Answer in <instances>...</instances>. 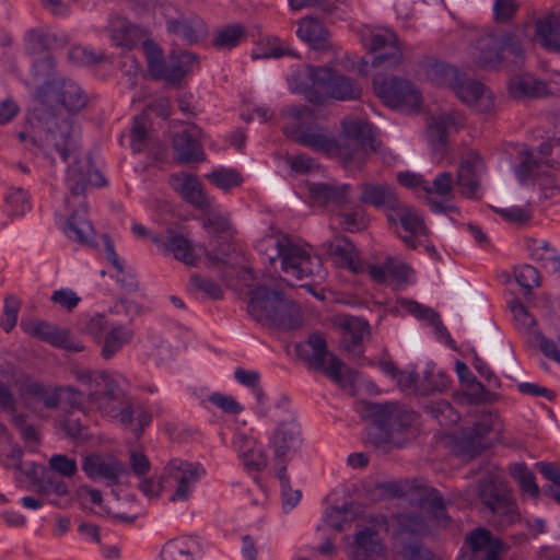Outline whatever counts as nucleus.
Instances as JSON below:
<instances>
[{
  "instance_id": "nucleus-1",
  "label": "nucleus",
  "mask_w": 560,
  "mask_h": 560,
  "mask_svg": "<svg viewBox=\"0 0 560 560\" xmlns=\"http://www.w3.org/2000/svg\"><path fill=\"white\" fill-rule=\"evenodd\" d=\"M290 86L315 105L324 104L326 97L347 102L362 96V89L354 79L329 67L304 66L292 75Z\"/></svg>"
},
{
  "instance_id": "nucleus-2",
  "label": "nucleus",
  "mask_w": 560,
  "mask_h": 560,
  "mask_svg": "<svg viewBox=\"0 0 560 560\" xmlns=\"http://www.w3.org/2000/svg\"><path fill=\"white\" fill-rule=\"evenodd\" d=\"M261 253L270 262L281 258L282 270L296 280H306L320 275L322 260L304 247L294 244L284 235H269L258 243Z\"/></svg>"
},
{
  "instance_id": "nucleus-3",
  "label": "nucleus",
  "mask_w": 560,
  "mask_h": 560,
  "mask_svg": "<svg viewBox=\"0 0 560 560\" xmlns=\"http://www.w3.org/2000/svg\"><path fill=\"white\" fill-rule=\"evenodd\" d=\"M364 410L373 421L366 441L385 452L389 450L388 444L400 445L395 441L394 433L408 429L416 420L415 412L397 402H366Z\"/></svg>"
},
{
  "instance_id": "nucleus-4",
  "label": "nucleus",
  "mask_w": 560,
  "mask_h": 560,
  "mask_svg": "<svg viewBox=\"0 0 560 560\" xmlns=\"http://www.w3.org/2000/svg\"><path fill=\"white\" fill-rule=\"evenodd\" d=\"M372 126L362 120H343L342 135L336 140V153L345 167L362 168L376 151Z\"/></svg>"
},
{
  "instance_id": "nucleus-5",
  "label": "nucleus",
  "mask_w": 560,
  "mask_h": 560,
  "mask_svg": "<svg viewBox=\"0 0 560 560\" xmlns=\"http://www.w3.org/2000/svg\"><path fill=\"white\" fill-rule=\"evenodd\" d=\"M36 101L38 105L33 112L36 119L56 116L59 108L78 113L86 105L82 89L70 80L45 82L36 92Z\"/></svg>"
},
{
  "instance_id": "nucleus-6",
  "label": "nucleus",
  "mask_w": 560,
  "mask_h": 560,
  "mask_svg": "<svg viewBox=\"0 0 560 560\" xmlns=\"http://www.w3.org/2000/svg\"><path fill=\"white\" fill-rule=\"evenodd\" d=\"M477 493L482 506L498 520L500 526H509L520 521L518 506L501 476L485 474L478 480Z\"/></svg>"
},
{
  "instance_id": "nucleus-7",
  "label": "nucleus",
  "mask_w": 560,
  "mask_h": 560,
  "mask_svg": "<svg viewBox=\"0 0 560 560\" xmlns=\"http://www.w3.org/2000/svg\"><path fill=\"white\" fill-rule=\"evenodd\" d=\"M504 51L516 59L525 57V50L516 34L512 32L487 33L476 39L471 58L480 68L493 70L503 62Z\"/></svg>"
},
{
  "instance_id": "nucleus-8",
  "label": "nucleus",
  "mask_w": 560,
  "mask_h": 560,
  "mask_svg": "<svg viewBox=\"0 0 560 560\" xmlns=\"http://www.w3.org/2000/svg\"><path fill=\"white\" fill-rule=\"evenodd\" d=\"M432 72L439 83L450 85L465 104L477 112L489 113L493 108V96L481 82L464 79L456 68L443 62H436Z\"/></svg>"
},
{
  "instance_id": "nucleus-9",
  "label": "nucleus",
  "mask_w": 560,
  "mask_h": 560,
  "mask_svg": "<svg viewBox=\"0 0 560 560\" xmlns=\"http://www.w3.org/2000/svg\"><path fill=\"white\" fill-rule=\"evenodd\" d=\"M282 115L295 121L292 126L283 127L284 133L294 141L317 151L336 152V140L324 135L318 127L307 125L314 120V112L308 106H287Z\"/></svg>"
},
{
  "instance_id": "nucleus-10",
  "label": "nucleus",
  "mask_w": 560,
  "mask_h": 560,
  "mask_svg": "<svg viewBox=\"0 0 560 560\" xmlns=\"http://www.w3.org/2000/svg\"><path fill=\"white\" fill-rule=\"evenodd\" d=\"M55 117L46 115L45 119H38L46 124V128L31 138V144L39 148L45 156L50 159L51 164L55 162V154L66 162L74 150L72 122L67 118L56 120Z\"/></svg>"
},
{
  "instance_id": "nucleus-11",
  "label": "nucleus",
  "mask_w": 560,
  "mask_h": 560,
  "mask_svg": "<svg viewBox=\"0 0 560 560\" xmlns=\"http://www.w3.org/2000/svg\"><path fill=\"white\" fill-rule=\"evenodd\" d=\"M373 88L377 97L390 108L411 113L422 104L420 92L407 79L377 74L373 79Z\"/></svg>"
},
{
  "instance_id": "nucleus-12",
  "label": "nucleus",
  "mask_w": 560,
  "mask_h": 560,
  "mask_svg": "<svg viewBox=\"0 0 560 560\" xmlns=\"http://www.w3.org/2000/svg\"><path fill=\"white\" fill-rule=\"evenodd\" d=\"M508 549L503 540L494 537L489 529L477 527L466 536L457 560H501Z\"/></svg>"
},
{
  "instance_id": "nucleus-13",
  "label": "nucleus",
  "mask_w": 560,
  "mask_h": 560,
  "mask_svg": "<svg viewBox=\"0 0 560 560\" xmlns=\"http://www.w3.org/2000/svg\"><path fill=\"white\" fill-rule=\"evenodd\" d=\"M370 51L375 54L371 61L374 68L396 69L404 61V44L389 30L371 36Z\"/></svg>"
},
{
  "instance_id": "nucleus-14",
  "label": "nucleus",
  "mask_w": 560,
  "mask_h": 560,
  "mask_svg": "<svg viewBox=\"0 0 560 560\" xmlns=\"http://www.w3.org/2000/svg\"><path fill=\"white\" fill-rule=\"evenodd\" d=\"M526 36L541 48L560 52V11H550L525 24Z\"/></svg>"
},
{
  "instance_id": "nucleus-15",
  "label": "nucleus",
  "mask_w": 560,
  "mask_h": 560,
  "mask_svg": "<svg viewBox=\"0 0 560 560\" xmlns=\"http://www.w3.org/2000/svg\"><path fill=\"white\" fill-rule=\"evenodd\" d=\"M305 346L312 350V353L307 354L310 368L325 373L335 382H341L345 364L327 350L324 337L317 332L311 334Z\"/></svg>"
},
{
  "instance_id": "nucleus-16",
  "label": "nucleus",
  "mask_w": 560,
  "mask_h": 560,
  "mask_svg": "<svg viewBox=\"0 0 560 560\" xmlns=\"http://www.w3.org/2000/svg\"><path fill=\"white\" fill-rule=\"evenodd\" d=\"M389 224L402 226L408 235L402 237L404 243L410 248H417L416 238L427 234V228L423 219L418 214L417 210L401 200H399L392 210L386 213Z\"/></svg>"
},
{
  "instance_id": "nucleus-17",
  "label": "nucleus",
  "mask_w": 560,
  "mask_h": 560,
  "mask_svg": "<svg viewBox=\"0 0 560 560\" xmlns=\"http://www.w3.org/2000/svg\"><path fill=\"white\" fill-rule=\"evenodd\" d=\"M67 184L72 195L80 196L85 192L89 185L104 186L106 184L102 173L94 168L91 156L75 158L67 170Z\"/></svg>"
},
{
  "instance_id": "nucleus-18",
  "label": "nucleus",
  "mask_w": 560,
  "mask_h": 560,
  "mask_svg": "<svg viewBox=\"0 0 560 560\" xmlns=\"http://www.w3.org/2000/svg\"><path fill=\"white\" fill-rule=\"evenodd\" d=\"M483 170V160L477 151L469 150L463 154L456 175V185L462 189V195L477 198Z\"/></svg>"
},
{
  "instance_id": "nucleus-19",
  "label": "nucleus",
  "mask_w": 560,
  "mask_h": 560,
  "mask_svg": "<svg viewBox=\"0 0 560 560\" xmlns=\"http://www.w3.org/2000/svg\"><path fill=\"white\" fill-rule=\"evenodd\" d=\"M308 192L318 207L342 209L351 201L349 184L312 183L308 184Z\"/></svg>"
},
{
  "instance_id": "nucleus-20",
  "label": "nucleus",
  "mask_w": 560,
  "mask_h": 560,
  "mask_svg": "<svg viewBox=\"0 0 560 560\" xmlns=\"http://www.w3.org/2000/svg\"><path fill=\"white\" fill-rule=\"evenodd\" d=\"M82 470L92 480L102 478L109 485H117L119 477L125 472V466L114 457L92 453L83 458Z\"/></svg>"
},
{
  "instance_id": "nucleus-21",
  "label": "nucleus",
  "mask_w": 560,
  "mask_h": 560,
  "mask_svg": "<svg viewBox=\"0 0 560 560\" xmlns=\"http://www.w3.org/2000/svg\"><path fill=\"white\" fill-rule=\"evenodd\" d=\"M340 327L343 330L340 339L341 349L353 358H362L363 341L371 334L369 322L360 317L346 316L340 322Z\"/></svg>"
},
{
  "instance_id": "nucleus-22",
  "label": "nucleus",
  "mask_w": 560,
  "mask_h": 560,
  "mask_svg": "<svg viewBox=\"0 0 560 560\" xmlns=\"http://www.w3.org/2000/svg\"><path fill=\"white\" fill-rule=\"evenodd\" d=\"M199 465L179 458H173L165 467L168 478L177 482V488L171 501H186L190 497L191 486L199 479Z\"/></svg>"
},
{
  "instance_id": "nucleus-23",
  "label": "nucleus",
  "mask_w": 560,
  "mask_h": 560,
  "mask_svg": "<svg viewBox=\"0 0 560 560\" xmlns=\"http://www.w3.org/2000/svg\"><path fill=\"white\" fill-rule=\"evenodd\" d=\"M21 327L31 336L67 351L79 352L84 348L82 345L74 343L70 340L67 330L59 329L44 320L22 322Z\"/></svg>"
},
{
  "instance_id": "nucleus-24",
  "label": "nucleus",
  "mask_w": 560,
  "mask_h": 560,
  "mask_svg": "<svg viewBox=\"0 0 560 560\" xmlns=\"http://www.w3.org/2000/svg\"><path fill=\"white\" fill-rule=\"evenodd\" d=\"M272 312V317L267 315L262 317L271 319L269 328L294 330L303 325L301 307L282 291H278L276 307Z\"/></svg>"
},
{
  "instance_id": "nucleus-25",
  "label": "nucleus",
  "mask_w": 560,
  "mask_h": 560,
  "mask_svg": "<svg viewBox=\"0 0 560 560\" xmlns=\"http://www.w3.org/2000/svg\"><path fill=\"white\" fill-rule=\"evenodd\" d=\"M171 184L180 196L196 209L209 212L212 209V200L203 191L201 182L192 174H175Z\"/></svg>"
},
{
  "instance_id": "nucleus-26",
  "label": "nucleus",
  "mask_w": 560,
  "mask_h": 560,
  "mask_svg": "<svg viewBox=\"0 0 560 560\" xmlns=\"http://www.w3.org/2000/svg\"><path fill=\"white\" fill-rule=\"evenodd\" d=\"M358 190L361 203L384 209L386 213L400 200L395 187L387 183L364 182Z\"/></svg>"
},
{
  "instance_id": "nucleus-27",
  "label": "nucleus",
  "mask_w": 560,
  "mask_h": 560,
  "mask_svg": "<svg viewBox=\"0 0 560 560\" xmlns=\"http://www.w3.org/2000/svg\"><path fill=\"white\" fill-rule=\"evenodd\" d=\"M463 124V118L458 113H444L431 118L428 122V140L433 151L444 155L447 148V136L456 131Z\"/></svg>"
},
{
  "instance_id": "nucleus-28",
  "label": "nucleus",
  "mask_w": 560,
  "mask_h": 560,
  "mask_svg": "<svg viewBox=\"0 0 560 560\" xmlns=\"http://www.w3.org/2000/svg\"><path fill=\"white\" fill-rule=\"evenodd\" d=\"M349 557L351 560H385L378 533L372 527L355 533Z\"/></svg>"
},
{
  "instance_id": "nucleus-29",
  "label": "nucleus",
  "mask_w": 560,
  "mask_h": 560,
  "mask_svg": "<svg viewBox=\"0 0 560 560\" xmlns=\"http://www.w3.org/2000/svg\"><path fill=\"white\" fill-rule=\"evenodd\" d=\"M278 291L279 290L270 289L266 285H258L249 291L247 312L255 322L266 327L270 326L271 319H265L262 317L264 315L272 317Z\"/></svg>"
},
{
  "instance_id": "nucleus-30",
  "label": "nucleus",
  "mask_w": 560,
  "mask_h": 560,
  "mask_svg": "<svg viewBox=\"0 0 560 560\" xmlns=\"http://www.w3.org/2000/svg\"><path fill=\"white\" fill-rule=\"evenodd\" d=\"M89 400L105 415H114L125 404L127 396L118 384L110 377L102 387L89 393Z\"/></svg>"
},
{
  "instance_id": "nucleus-31",
  "label": "nucleus",
  "mask_w": 560,
  "mask_h": 560,
  "mask_svg": "<svg viewBox=\"0 0 560 560\" xmlns=\"http://www.w3.org/2000/svg\"><path fill=\"white\" fill-rule=\"evenodd\" d=\"M109 31L113 43L126 49H132L147 36L143 27L121 16L110 20Z\"/></svg>"
},
{
  "instance_id": "nucleus-32",
  "label": "nucleus",
  "mask_w": 560,
  "mask_h": 560,
  "mask_svg": "<svg viewBox=\"0 0 560 560\" xmlns=\"http://www.w3.org/2000/svg\"><path fill=\"white\" fill-rule=\"evenodd\" d=\"M296 35L313 49L324 51L330 48L329 31L314 16L298 21Z\"/></svg>"
},
{
  "instance_id": "nucleus-33",
  "label": "nucleus",
  "mask_w": 560,
  "mask_h": 560,
  "mask_svg": "<svg viewBox=\"0 0 560 560\" xmlns=\"http://www.w3.org/2000/svg\"><path fill=\"white\" fill-rule=\"evenodd\" d=\"M172 143L176 160L182 163L202 162L206 159L200 142L189 130L175 133Z\"/></svg>"
},
{
  "instance_id": "nucleus-34",
  "label": "nucleus",
  "mask_w": 560,
  "mask_h": 560,
  "mask_svg": "<svg viewBox=\"0 0 560 560\" xmlns=\"http://www.w3.org/2000/svg\"><path fill=\"white\" fill-rule=\"evenodd\" d=\"M167 31L182 36L188 45L196 44L208 35L207 25L200 18L187 19L183 14L167 23Z\"/></svg>"
},
{
  "instance_id": "nucleus-35",
  "label": "nucleus",
  "mask_w": 560,
  "mask_h": 560,
  "mask_svg": "<svg viewBox=\"0 0 560 560\" xmlns=\"http://www.w3.org/2000/svg\"><path fill=\"white\" fill-rule=\"evenodd\" d=\"M323 248L329 257L338 259L340 264L358 272L359 267L355 247L348 237L335 236L332 240L325 242Z\"/></svg>"
},
{
  "instance_id": "nucleus-36",
  "label": "nucleus",
  "mask_w": 560,
  "mask_h": 560,
  "mask_svg": "<svg viewBox=\"0 0 560 560\" xmlns=\"http://www.w3.org/2000/svg\"><path fill=\"white\" fill-rule=\"evenodd\" d=\"M295 433L292 429L280 425L273 433L271 446L273 448V460L278 469L287 467L288 455L294 448Z\"/></svg>"
},
{
  "instance_id": "nucleus-37",
  "label": "nucleus",
  "mask_w": 560,
  "mask_h": 560,
  "mask_svg": "<svg viewBox=\"0 0 560 560\" xmlns=\"http://www.w3.org/2000/svg\"><path fill=\"white\" fill-rule=\"evenodd\" d=\"M85 208L74 211L67 221L66 233L80 244L91 245L95 232L91 222L85 219Z\"/></svg>"
},
{
  "instance_id": "nucleus-38",
  "label": "nucleus",
  "mask_w": 560,
  "mask_h": 560,
  "mask_svg": "<svg viewBox=\"0 0 560 560\" xmlns=\"http://www.w3.org/2000/svg\"><path fill=\"white\" fill-rule=\"evenodd\" d=\"M20 394L22 397L32 396L44 402L48 409L58 408L61 397L59 395V387H47L40 383L25 381L20 386Z\"/></svg>"
},
{
  "instance_id": "nucleus-39",
  "label": "nucleus",
  "mask_w": 560,
  "mask_h": 560,
  "mask_svg": "<svg viewBox=\"0 0 560 560\" xmlns=\"http://www.w3.org/2000/svg\"><path fill=\"white\" fill-rule=\"evenodd\" d=\"M163 253L173 254L174 258L186 265L195 266L198 261V256L195 255L190 242L183 235L174 234L171 231L166 243L163 244Z\"/></svg>"
},
{
  "instance_id": "nucleus-40",
  "label": "nucleus",
  "mask_w": 560,
  "mask_h": 560,
  "mask_svg": "<svg viewBox=\"0 0 560 560\" xmlns=\"http://www.w3.org/2000/svg\"><path fill=\"white\" fill-rule=\"evenodd\" d=\"M509 88L511 95L515 98L539 97L546 93L545 84L529 74L513 77Z\"/></svg>"
},
{
  "instance_id": "nucleus-41",
  "label": "nucleus",
  "mask_w": 560,
  "mask_h": 560,
  "mask_svg": "<svg viewBox=\"0 0 560 560\" xmlns=\"http://www.w3.org/2000/svg\"><path fill=\"white\" fill-rule=\"evenodd\" d=\"M420 487L416 485L413 480H400V481H384L377 482L374 488V499L384 500V499H394V498H405L412 490H419Z\"/></svg>"
},
{
  "instance_id": "nucleus-42",
  "label": "nucleus",
  "mask_w": 560,
  "mask_h": 560,
  "mask_svg": "<svg viewBox=\"0 0 560 560\" xmlns=\"http://www.w3.org/2000/svg\"><path fill=\"white\" fill-rule=\"evenodd\" d=\"M196 549L197 544L192 539H172L165 544L161 555L164 560H194Z\"/></svg>"
},
{
  "instance_id": "nucleus-43",
  "label": "nucleus",
  "mask_w": 560,
  "mask_h": 560,
  "mask_svg": "<svg viewBox=\"0 0 560 560\" xmlns=\"http://www.w3.org/2000/svg\"><path fill=\"white\" fill-rule=\"evenodd\" d=\"M133 334L124 326L113 327L106 334L101 354L104 359H110L124 345L128 343Z\"/></svg>"
},
{
  "instance_id": "nucleus-44",
  "label": "nucleus",
  "mask_w": 560,
  "mask_h": 560,
  "mask_svg": "<svg viewBox=\"0 0 560 560\" xmlns=\"http://www.w3.org/2000/svg\"><path fill=\"white\" fill-rule=\"evenodd\" d=\"M511 477L517 482L523 493L537 499L540 490L535 481V476L524 463H515L510 467Z\"/></svg>"
},
{
  "instance_id": "nucleus-45",
  "label": "nucleus",
  "mask_w": 560,
  "mask_h": 560,
  "mask_svg": "<svg viewBox=\"0 0 560 560\" xmlns=\"http://www.w3.org/2000/svg\"><path fill=\"white\" fill-rule=\"evenodd\" d=\"M338 217L340 218L339 224L350 233L363 231L369 224L366 212L361 206H354L349 211H342Z\"/></svg>"
},
{
  "instance_id": "nucleus-46",
  "label": "nucleus",
  "mask_w": 560,
  "mask_h": 560,
  "mask_svg": "<svg viewBox=\"0 0 560 560\" xmlns=\"http://www.w3.org/2000/svg\"><path fill=\"white\" fill-rule=\"evenodd\" d=\"M245 35L246 32L243 25H226L218 31V34L213 39V45L218 49L233 48L245 38Z\"/></svg>"
},
{
  "instance_id": "nucleus-47",
  "label": "nucleus",
  "mask_w": 560,
  "mask_h": 560,
  "mask_svg": "<svg viewBox=\"0 0 560 560\" xmlns=\"http://www.w3.org/2000/svg\"><path fill=\"white\" fill-rule=\"evenodd\" d=\"M238 441L245 442L248 447L242 450L243 464L254 470H261L267 466V456L261 450L255 447L256 442L246 434H238Z\"/></svg>"
},
{
  "instance_id": "nucleus-48",
  "label": "nucleus",
  "mask_w": 560,
  "mask_h": 560,
  "mask_svg": "<svg viewBox=\"0 0 560 560\" xmlns=\"http://www.w3.org/2000/svg\"><path fill=\"white\" fill-rule=\"evenodd\" d=\"M206 178L222 190H230L243 183L242 174L235 168H218L206 175Z\"/></svg>"
},
{
  "instance_id": "nucleus-49",
  "label": "nucleus",
  "mask_w": 560,
  "mask_h": 560,
  "mask_svg": "<svg viewBox=\"0 0 560 560\" xmlns=\"http://www.w3.org/2000/svg\"><path fill=\"white\" fill-rule=\"evenodd\" d=\"M151 75L156 80H165L170 84L179 83L186 77V70H183L177 62L171 59L170 63L154 62L151 66Z\"/></svg>"
},
{
  "instance_id": "nucleus-50",
  "label": "nucleus",
  "mask_w": 560,
  "mask_h": 560,
  "mask_svg": "<svg viewBox=\"0 0 560 560\" xmlns=\"http://www.w3.org/2000/svg\"><path fill=\"white\" fill-rule=\"evenodd\" d=\"M458 445L463 453L477 456L491 446L488 440L480 439L474 430L468 428L460 432Z\"/></svg>"
},
{
  "instance_id": "nucleus-51",
  "label": "nucleus",
  "mask_w": 560,
  "mask_h": 560,
  "mask_svg": "<svg viewBox=\"0 0 560 560\" xmlns=\"http://www.w3.org/2000/svg\"><path fill=\"white\" fill-rule=\"evenodd\" d=\"M34 485L42 494H57L59 497L68 493L67 483L51 471H45L42 478L36 479Z\"/></svg>"
},
{
  "instance_id": "nucleus-52",
  "label": "nucleus",
  "mask_w": 560,
  "mask_h": 560,
  "mask_svg": "<svg viewBox=\"0 0 560 560\" xmlns=\"http://www.w3.org/2000/svg\"><path fill=\"white\" fill-rule=\"evenodd\" d=\"M230 237L231 235L211 237V250L202 246L207 258L211 261L212 265L224 262L223 257H228L232 252H234L233 244L229 240Z\"/></svg>"
},
{
  "instance_id": "nucleus-53",
  "label": "nucleus",
  "mask_w": 560,
  "mask_h": 560,
  "mask_svg": "<svg viewBox=\"0 0 560 560\" xmlns=\"http://www.w3.org/2000/svg\"><path fill=\"white\" fill-rule=\"evenodd\" d=\"M71 62L79 66H93L107 60L102 51H95L83 46H74L68 52Z\"/></svg>"
},
{
  "instance_id": "nucleus-54",
  "label": "nucleus",
  "mask_w": 560,
  "mask_h": 560,
  "mask_svg": "<svg viewBox=\"0 0 560 560\" xmlns=\"http://www.w3.org/2000/svg\"><path fill=\"white\" fill-rule=\"evenodd\" d=\"M55 37L43 30H31L25 38V48L30 55H39L49 49Z\"/></svg>"
},
{
  "instance_id": "nucleus-55",
  "label": "nucleus",
  "mask_w": 560,
  "mask_h": 560,
  "mask_svg": "<svg viewBox=\"0 0 560 560\" xmlns=\"http://www.w3.org/2000/svg\"><path fill=\"white\" fill-rule=\"evenodd\" d=\"M205 213L207 218L203 220L202 226L212 234V237L231 235L232 225L228 217L211 210Z\"/></svg>"
},
{
  "instance_id": "nucleus-56",
  "label": "nucleus",
  "mask_w": 560,
  "mask_h": 560,
  "mask_svg": "<svg viewBox=\"0 0 560 560\" xmlns=\"http://www.w3.org/2000/svg\"><path fill=\"white\" fill-rule=\"evenodd\" d=\"M131 149L133 152H142L149 143L150 133L144 116H137L131 128Z\"/></svg>"
},
{
  "instance_id": "nucleus-57",
  "label": "nucleus",
  "mask_w": 560,
  "mask_h": 560,
  "mask_svg": "<svg viewBox=\"0 0 560 560\" xmlns=\"http://www.w3.org/2000/svg\"><path fill=\"white\" fill-rule=\"evenodd\" d=\"M400 305L411 315H413L418 318L428 320L429 324L434 327L443 328V324L441 322L440 315L436 312H434L433 310L425 307L418 302L409 301V300L401 301Z\"/></svg>"
},
{
  "instance_id": "nucleus-58",
  "label": "nucleus",
  "mask_w": 560,
  "mask_h": 560,
  "mask_svg": "<svg viewBox=\"0 0 560 560\" xmlns=\"http://www.w3.org/2000/svg\"><path fill=\"white\" fill-rule=\"evenodd\" d=\"M73 374L77 381L88 385L91 392L102 387L109 376L105 371H91L88 369H74Z\"/></svg>"
},
{
  "instance_id": "nucleus-59",
  "label": "nucleus",
  "mask_w": 560,
  "mask_h": 560,
  "mask_svg": "<svg viewBox=\"0 0 560 560\" xmlns=\"http://www.w3.org/2000/svg\"><path fill=\"white\" fill-rule=\"evenodd\" d=\"M516 282L524 289L532 290L540 284L538 270L530 265H523L514 270Z\"/></svg>"
},
{
  "instance_id": "nucleus-60",
  "label": "nucleus",
  "mask_w": 560,
  "mask_h": 560,
  "mask_svg": "<svg viewBox=\"0 0 560 560\" xmlns=\"http://www.w3.org/2000/svg\"><path fill=\"white\" fill-rule=\"evenodd\" d=\"M522 161L516 166L515 173L521 183H524L539 166L540 163L535 159L530 150L520 152Z\"/></svg>"
},
{
  "instance_id": "nucleus-61",
  "label": "nucleus",
  "mask_w": 560,
  "mask_h": 560,
  "mask_svg": "<svg viewBox=\"0 0 560 560\" xmlns=\"http://www.w3.org/2000/svg\"><path fill=\"white\" fill-rule=\"evenodd\" d=\"M518 3L516 0H495L493 5L494 20L498 23L506 24L514 19Z\"/></svg>"
},
{
  "instance_id": "nucleus-62",
  "label": "nucleus",
  "mask_w": 560,
  "mask_h": 560,
  "mask_svg": "<svg viewBox=\"0 0 560 560\" xmlns=\"http://www.w3.org/2000/svg\"><path fill=\"white\" fill-rule=\"evenodd\" d=\"M49 467L51 472H58L62 477H72L78 470L77 462L61 454L51 456Z\"/></svg>"
},
{
  "instance_id": "nucleus-63",
  "label": "nucleus",
  "mask_w": 560,
  "mask_h": 560,
  "mask_svg": "<svg viewBox=\"0 0 560 560\" xmlns=\"http://www.w3.org/2000/svg\"><path fill=\"white\" fill-rule=\"evenodd\" d=\"M20 305V300L13 295H10L5 299L4 313L1 320V327L4 329V331H11L12 328L16 325Z\"/></svg>"
},
{
  "instance_id": "nucleus-64",
  "label": "nucleus",
  "mask_w": 560,
  "mask_h": 560,
  "mask_svg": "<svg viewBox=\"0 0 560 560\" xmlns=\"http://www.w3.org/2000/svg\"><path fill=\"white\" fill-rule=\"evenodd\" d=\"M190 283L196 290L205 292L211 299L218 300L223 295L222 289L212 279L195 273L190 277Z\"/></svg>"
}]
</instances>
